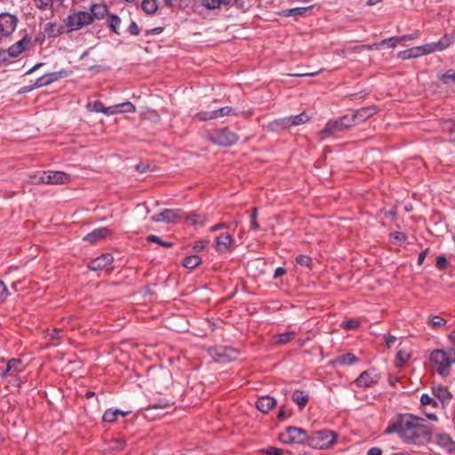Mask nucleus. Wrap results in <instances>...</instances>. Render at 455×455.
I'll list each match as a JSON object with an SVG mask.
<instances>
[{
	"mask_svg": "<svg viewBox=\"0 0 455 455\" xmlns=\"http://www.w3.org/2000/svg\"><path fill=\"white\" fill-rule=\"evenodd\" d=\"M388 432L396 433L403 443L421 446L431 437V429L423 418L413 414L402 416Z\"/></svg>",
	"mask_w": 455,
	"mask_h": 455,
	"instance_id": "1",
	"label": "nucleus"
},
{
	"mask_svg": "<svg viewBox=\"0 0 455 455\" xmlns=\"http://www.w3.org/2000/svg\"><path fill=\"white\" fill-rule=\"evenodd\" d=\"M429 360L437 373L446 377L450 374L451 366L455 363V350L453 348L435 349L430 354Z\"/></svg>",
	"mask_w": 455,
	"mask_h": 455,
	"instance_id": "2",
	"label": "nucleus"
},
{
	"mask_svg": "<svg viewBox=\"0 0 455 455\" xmlns=\"http://www.w3.org/2000/svg\"><path fill=\"white\" fill-rule=\"evenodd\" d=\"M312 118V115L307 111L296 115L275 119L271 123V127L274 130L287 129L294 126H299L307 124Z\"/></svg>",
	"mask_w": 455,
	"mask_h": 455,
	"instance_id": "3",
	"label": "nucleus"
},
{
	"mask_svg": "<svg viewBox=\"0 0 455 455\" xmlns=\"http://www.w3.org/2000/svg\"><path fill=\"white\" fill-rule=\"evenodd\" d=\"M337 439V435L327 429L320 430L309 435L308 445L318 450L327 449Z\"/></svg>",
	"mask_w": 455,
	"mask_h": 455,
	"instance_id": "4",
	"label": "nucleus"
},
{
	"mask_svg": "<svg viewBox=\"0 0 455 455\" xmlns=\"http://www.w3.org/2000/svg\"><path fill=\"white\" fill-rule=\"evenodd\" d=\"M65 22L70 31H77L92 24L91 15L86 11H74L66 18Z\"/></svg>",
	"mask_w": 455,
	"mask_h": 455,
	"instance_id": "5",
	"label": "nucleus"
},
{
	"mask_svg": "<svg viewBox=\"0 0 455 455\" xmlns=\"http://www.w3.org/2000/svg\"><path fill=\"white\" fill-rule=\"evenodd\" d=\"M280 440L286 444L307 443L308 445L309 435L306 430L297 427H288L284 432L280 434Z\"/></svg>",
	"mask_w": 455,
	"mask_h": 455,
	"instance_id": "6",
	"label": "nucleus"
},
{
	"mask_svg": "<svg viewBox=\"0 0 455 455\" xmlns=\"http://www.w3.org/2000/svg\"><path fill=\"white\" fill-rule=\"evenodd\" d=\"M18 19L16 16L8 12L0 14V34L3 36H8L13 33L16 28Z\"/></svg>",
	"mask_w": 455,
	"mask_h": 455,
	"instance_id": "7",
	"label": "nucleus"
},
{
	"mask_svg": "<svg viewBox=\"0 0 455 455\" xmlns=\"http://www.w3.org/2000/svg\"><path fill=\"white\" fill-rule=\"evenodd\" d=\"M379 379V374L377 370L371 368L363 371L355 379V384L359 387H369L377 383Z\"/></svg>",
	"mask_w": 455,
	"mask_h": 455,
	"instance_id": "8",
	"label": "nucleus"
},
{
	"mask_svg": "<svg viewBox=\"0 0 455 455\" xmlns=\"http://www.w3.org/2000/svg\"><path fill=\"white\" fill-rule=\"evenodd\" d=\"M180 209H164L160 213L151 217L153 222L172 223L180 218Z\"/></svg>",
	"mask_w": 455,
	"mask_h": 455,
	"instance_id": "9",
	"label": "nucleus"
},
{
	"mask_svg": "<svg viewBox=\"0 0 455 455\" xmlns=\"http://www.w3.org/2000/svg\"><path fill=\"white\" fill-rule=\"evenodd\" d=\"M24 365L20 359L12 358L10 359L5 368L0 372L2 379H6L8 376L14 377L20 372L23 371Z\"/></svg>",
	"mask_w": 455,
	"mask_h": 455,
	"instance_id": "10",
	"label": "nucleus"
},
{
	"mask_svg": "<svg viewBox=\"0 0 455 455\" xmlns=\"http://www.w3.org/2000/svg\"><path fill=\"white\" fill-rule=\"evenodd\" d=\"M378 112L377 107L370 106L359 108L354 111L351 115V120L355 122V125L367 120Z\"/></svg>",
	"mask_w": 455,
	"mask_h": 455,
	"instance_id": "11",
	"label": "nucleus"
},
{
	"mask_svg": "<svg viewBox=\"0 0 455 455\" xmlns=\"http://www.w3.org/2000/svg\"><path fill=\"white\" fill-rule=\"evenodd\" d=\"M45 184H65L70 180V176L60 171L44 172Z\"/></svg>",
	"mask_w": 455,
	"mask_h": 455,
	"instance_id": "12",
	"label": "nucleus"
},
{
	"mask_svg": "<svg viewBox=\"0 0 455 455\" xmlns=\"http://www.w3.org/2000/svg\"><path fill=\"white\" fill-rule=\"evenodd\" d=\"M114 260V257L110 253H104L100 257L91 260L88 264L89 269L92 271H100L111 265Z\"/></svg>",
	"mask_w": 455,
	"mask_h": 455,
	"instance_id": "13",
	"label": "nucleus"
},
{
	"mask_svg": "<svg viewBox=\"0 0 455 455\" xmlns=\"http://www.w3.org/2000/svg\"><path fill=\"white\" fill-rule=\"evenodd\" d=\"M435 441L444 452L451 453L455 451V443L447 434H437L435 436Z\"/></svg>",
	"mask_w": 455,
	"mask_h": 455,
	"instance_id": "14",
	"label": "nucleus"
},
{
	"mask_svg": "<svg viewBox=\"0 0 455 455\" xmlns=\"http://www.w3.org/2000/svg\"><path fill=\"white\" fill-rule=\"evenodd\" d=\"M128 112H135V106L130 101L106 107L104 109V114L108 116Z\"/></svg>",
	"mask_w": 455,
	"mask_h": 455,
	"instance_id": "15",
	"label": "nucleus"
},
{
	"mask_svg": "<svg viewBox=\"0 0 455 455\" xmlns=\"http://www.w3.org/2000/svg\"><path fill=\"white\" fill-rule=\"evenodd\" d=\"M111 230L107 227H102L99 228L93 229L92 232L88 233L84 240L90 243H94L100 239H103L111 235Z\"/></svg>",
	"mask_w": 455,
	"mask_h": 455,
	"instance_id": "16",
	"label": "nucleus"
},
{
	"mask_svg": "<svg viewBox=\"0 0 455 455\" xmlns=\"http://www.w3.org/2000/svg\"><path fill=\"white\" fill-rule=\"evenodd\" d=\"M108 12V8L104 3L93 4L90 6L89 9V14L91 15L92 23L94 20H103Z\"/></svg>",
	"mask_w": 455,
	"mask_h": 455,
	"instance_id": "17",
	"label": "nucleus"
},
{
	"mask_svg": "<svg viewBox=\"0 0 455 455\" xmlns=\"http://www.w3.org/2000/svg\"><path fill=\"white\" fill-rule=\"evenodd\" d=\"M27 44L28 42L22 39L10 46L7 51L0 50V60H5L6 52L10 57H18L25 50Z\"/></svg>",
	"mask_w": 455,
	"mask_h": 455,
	"instance_id": "18",
	"label": "nucleus"
},
{
	"mask_svg": "<svg viewBox=\"0 0 455 455\" xmlns=\"http://www.w3.org/2000/svg\"><path fill=\"white\" fill-rule=\"evenodd\" d=\"M233 238L229 234H220L216 237L217 251L226 253L230 251Z\"/></svg>",
	"mask_w": 455,
	"mask_h": 455,
	"instance_id": "19",
	"label": "nucleus"
},
{
	"mask_svg": "<svg viewBox=\"0 0 455 455\" xmlns=\"http://www.w3.org/2000/svg\"><path fill=\"white\" fill-rule=\"evenodd\" d=\"M276 404V400L270 395H263L258 398L256 406L257 409L263 412H269Z\"/></svg>",
	"mask_w": 455,
	"mask_h": 455,
	"instance_id": "20",
	"label": "nucleus"
},
{
	"mask_svg": "<svg viewBox=\"0 0 455 455\" xmlns=\"http://www.w3.org/2000/svg\"><path fill=\"white\" fill-rule=\"evenodd\" d=\"M432 391L434 395L442 403L443 405L448 403L451 399V393L444 387H434Z\"/></svg>",
	"mask_w": 455,
	"mask_h": 455,
	"instance_id": "21",
	"label": "nucleus"
},
{
	"mask_svg": "<svg viewBox=\"0 0 455 455\" xmlns=\"http://www.w3.org/2000/svg\"><path fill=\"white\" fill-rule=\"evenodd\" d=\"M337 133H339V131L337 130L336 124L330 120L319 132V139L325 140L335 136Z\"/></svg>",
	"mask_w": 455,
	"mask_h": 455,
	"instance_id": "22",
	"label": "nucleus"
},
{
	"mask_svg": "<svg viewBox=\"0 0 455 455\" xmlns=\"http://www.w3.org/2000/svg\"><path fill=\"white\" fill-rule=\"evenodd\" d=\"M336 124L339 132H343L355 125V122L351 120L350 114L345 115L338 119L332 120Z\"/></svg>",
	"mask_w": 455,
	"mask_h": 455,
	"instance_id": "23",
	"label": "nucleus"
},
{
	"mask_svg": "<svg viewBox=\"0 0 455 455\" xmlns=\"http://www.w3.org/2000/svg\"><path fill=\"white\" fill-rule=\"evenodd\" d=\"M336 124L339 132H343L355 125V122L351 120L350 114L345 115L338 119L332 120Z\"/></svg>",
	"mask_w": 455,
	"mask_h": 455,
	"instance_id": "24",
	"label": "nucleus"
},
{
	"mask_svg": "<svg viewBox=\"0 0 455 455\" xmlns=\"http://www.w3.org/2000/svg\"><path fill=\"white\" fill-rule=\"evenodd\" d=\"M240 138L237 134L235 132L229 131L228 129L225 128L222 129L218 135L217 140L219 142H235Z\"/></svg>",
	"mask_w": 455,
	"mask_h": 455,
	"instance_id": "25",
	"label": "nucleus"
},
{
	"mask_svg": "<svg viewBox=\"0 0 455 455\" xmlns=\"http://www.w3.org/2000/svg\"><path fill=\"white\" fill-rule=\"evenodd\" d=\"M358 362V358L352 353H347L338 356L335 360V363L339 365H353Z\"/></svg>",
	"mask_w": 455,
	"mask_h": 455,
	"instance_id": "26",
	"label": "nucleus"
},
{
	"mask_svg": "<svg viewBox=\"0 0 455 455\" xmlns=\"http://www.w3.org/2000/svg\"><path fill=\"white\" fill-rule=\"evenodd\" d=\"M418 36H419V34H417V33L411 34V35H404V36H393V37L382 40L380 43H379L377 44V47H383L386 43L391 42V41H395V42H401L402 43V42H404V41L414 40V39L418 38Z\"/></svg>",
	"mask_w": 455,
	"mask_h": 455,
	"instance_id": "27",
	"label": "nucleus"
},
{
	"mask_svg": "<svg viewBox=\"0 0 455 455\" xmlns=\"http://www.w3.org/2000/svg\"><path fill=\"white\" fill-rule=\"evenodd\" d=\"M291 399L300 408H304L308 401V395L300 390H295L292 393Z\"/></svg>",
	"mask_w": 455,
	"mask_h": 455,
	"instance_id": "28",
	"label": "nucleus"
},
{
	"mask_svg": "<svg viewBox=\"0 0 455 455\" xmlns=\"http://www.w3.org/2000/svg\"><path fill=\"white\" fill-rule=\"evenodd\" d=\"M141 8L147 14L152 15L158 9L157 0H143Z\"/></svg>",
	"mask_w": 455,
	"mask_h": 455,
	"instance_id": "29",
	"label": "nucleus"
},
{
	"mask_svg": "<svg viewBox=\"0 0 455 455\" xmlns=\"http://www.w3.org/2000/svg\"><path fill=\"white\" fill-rule=\"evenodd\" d=\"M411 358V354L406 350L401 349L396 353L395 364L396 367L403 366Z\"/></svg>",
	"mask_w": 455,
	"mask_h": 455,
	"instance_id": "30",
	"label": "nucleus"
},
{
	"mask_svg": "<svg viewBox=\"0 0 455 455\" xmlns=\"http://www.w3.org/2000/svg\"><path fill=\"white\" fill-rule=\"evenodd\" d=\"M70 73L71 72L69 70L61 69L60 71L48 73L46 74V76L48 78L49 84H51L60 78L68 77L70 75Z\"/></svg>",
	"mask_w": 455,
	"mask_h": 455,
	"instance_id": "31",
	"label": "nucleus"
},
{
	"mask_svg": "<svg viewBox=\"0 0 455 455\" xmlns=\"http://www.w3.org/2000/svg\"><path fill=\"white\" fill-rule=\"evenodd\" d=\"M201 258L197 255H190V256H187L184 259H183V267H187V268H195L196 267H197L200 263H201Z\"/></svg>",
	"mask_w": 455,
	"mask_h": 455,
	"instance_id": "32",
	"label": "nucleus"
},
{
	"mask_svg": "<svg viewBox=\"0 0 455 455\" xmlns=\"http://www.w3.org/2000/svg\"><path fill=\"white\" fill-rule=\"evenodd\" d=\"M108 27L111 28V30L116 34V35H120V32H119V27L121 25V19L119 16L116 15V14H110L108 16Z\"/></svg>",
	"mask_w": 455,
	"mask_h": 455,
	"instance_id": "33",
	"label": "nucleus"
},
{
	"mask_svg": "<svg viewBox=\"0 0 455 455\" xmlns=\"http://www.w3.org/2000/svg\"><path fill=\"white\" fill-rule=\"evenodd\" d=\"M295 260L301 267L311 268L313 266V259L307 255L299 254L296 257Z\"/></svg>",
	"mask_w": 455,
	"mask_h": 455,
	"instance_id": "34",
	"label": "nucleus"
},
{
	"mask_svg": "<svg viewBox=\"0 0 455 455\" xmlns=\"http://www.w3.org/2000/svg\"><path fill=\"white\" fill-rule=\"evenodd\" d=\"M411 50V56H412V59L421 57L423 55H427L428 52H427V46L426 44L412 47Z\"/></svg>",
	"mask_w": 455,
	"mask_h": 455,
	"instance_id": "35",
	"label": "nucleus"
},
{
	"mask_svg": "<svg viewBox=\"0 0 455 455\" xmlns=\"http://www.w3.org/2000/svg\"><path fill=\"white\" fill-rule=\"evenodd\" d=\"M86 108L90 112H101L104 114V109L106 108V107H104V105L100 101L95 100L92 102H89L86 105Z\"/></svg>",
	"mask_w": 455,
	"mask_h": 455,
	"instance_id": "36",
	"label": "nucleus"
},
{
	"mask_svg": "<svg viewBox=\"0 0 455 455\" xmlns=\"http://www.w3.org/2000/svg\"><path fill=\"white\" fill-rule=\"evenodd\" d=\"M147 241L150 243H156L157 244H160L164 247H172L173 243L172 242L168 241H163L159 236L156 235H149L147 236Z\"/></svg>",
	"mask_w": 455,
	"mask_h": 455,
	"instance_id": "37",
	"label": "nucleus"
},
{
	"mask_svg": "<svg viewBox=\"0 0 455 455\" xmlns=\"http://www.w3.org/2000/svg\"><path fill=\"white\" fill-rule=\"evenodd\" d=\"M294 337V332L289 331V332H283L280 333L275 338V343L277 344H285L291 340Z\"/></svg>",
	"mask_w": 455,
	"mask_h": 455,
	"instance_id": "38",
	"label": "nucleus"
},
{
	"mask_svg": "<svg viewBox=\"0 0 455 455\" xmlns=\"http://www.w3.org/2000/svg\"><path fill=\"white\" fill-rule=\"evenodd\" d=\"M44 172H36L34 173H31L29 177V182L33 184H45L44 180Z\"/></svg>",
	"mask_w": 455,
	"mask_h": 455,
	"instance_id": "39",
	"label": "nucleus"
},
{
	"mask_svg": "<svg viewBox=\"0 0 455 455\" xmlns=\"http://www.w3.org/2000/svg\"><path fill=\"white\" fill-rule=\"evenodd\" d=\"M216 113V119L219 117H223L230 115H236V112L231 107H223L219 109L214 110Z\"/></svg>",
	"mask_w": 455,
	"mask_h": 455,
	"instance_id": "40",
	"label": "nucleus"
},
{
	"mask_svg": "<svg viewBox=\"0 0 455 455\" xmlns=\"http://www.w3.org/2000/svg\"><path fill=\"white\" fill-rule=\"evenodd\" d=\"M441 46L445 50L455 42L454 34H445L440 40Z\"/></svg>",
	"mask_w": 455,
	"mask_h": 455,
	"instance_id": "41",
	"label": "nucleus"
},
{
	"mask_svg": "<svg viewBox=\"0 0 455 455\" xmlns=\"http://www.w3.org/2000/svg\"><path fill=\"white\" fill-rule=\"evenodd\" d=\"M196 118H197L200 121L216 119V113H214V110L201 111L196 115Z\"/></svg>",
	"mask_w": 455,
	"mask_h": 455,
	"instance_id": "42",
	"label": "nucleus"
},
{
	"mask_svg": "<svg viewBox=\"0 0 455 455\" xmlns=\"http://www.w3.org/2000/svg\"><path fill=\"white\" fill-rule=\"evenodd\" d=\"M116 411H114L113 409L107 410L102 416V420L108 423H113L116 420Z\"/></svg>",
	"mask_w": 455,
	"mask_h": 455,
	"instance_id": "43",
	"label": "nucleus"
},
{
	"mask_svg": "<svg viewBox=\"0 0 455 455\" xmlns=\"http://www.w3.org/2000/svg\"><path fill=\"white\" fill-rule=\"evenodd\" d=\"M428 322L434 328L443 327L446 324V320L438 315L430 317Z\"/></svg>",
	"mask_w": 455,
	"mask_h": 455,
	"instance_id": "44",
	"label": "nucleus"
},
{
	"mask_svg": "<svg viewBox=\"0 0 455 455\" xmlns=\"http://www.w3.org/2000/svg\"><path fill=\"white\" fill-rule=\"evenodd\" d=\"M420 403L422 405L437 406V401L431 397L428 394H422L420 396Z\"/></svg>",
	"mask_w": 455,
	"mask_h": 455,
	"instance_id": "45",
	"label": "nucleus"
},
{
	"mask_svg": "<svg viewBox=\"0 0 455 455\" xmlns=\"http://www.w3.org/2000/svg\"><path fill=\"white\" fill-rule=\"evenodd\" d=\"M426 46H427V52H428V54L435 52L444 51L443 46H441V43L439 41L426 44Z\"/></svg>",
	"mask_w": 455,
	"mask_h": 455,
	"instance_id": "46",
	"label": "nucleus"
},
{
	"mask_svg": "<svg viewBox=\"0 0 455 455\" xmlns=\"http://www.w3.org/2000/svg\"><path fill=\"white\" fill-rule=\"evenodd\" d=\"M202 5L208 10H216L220 8V0H202Z\"/></svg>",
	"mask_w": 455,
	"mask_h": 455,
	"instance_id": "47",
	"label": "nucleus"
},
{
	"mask_svg": "<svg viewBox=\"0 0 455 455\" xmlns=\"http://www.w3.org/2000/svg\"><path fill=\"white\" fill-rule=\"evenodd\" d=\"M170 404L171 403L168 400L160 399L159 401L151 403L148 407L150 409H164L170 406Z\"/></svg>",
	"mask_w": 455,
	"mask_h": 455,
	"instance_id": "48",
	"label": "nucleus"
},
{
	"mask_svg": "<svg viewBox=\"0 0 455 455\" xmlns=\"http://www.w3.org/2000/svg\"><path fill=\"white\" fill-rule=\"evenodd\" d=\"M447 266H448V261L444 255H439L436 257V267L439 270L446 269Z\"/></svg>",
	"mask_w": 455,
	"mask_h": 455,
	"instance_id": "49",
	"label": "nucleus"
},
{
	"mask_svg": "<svg viewBox=\"0 0 455 455\" xmlns=\"http://www.w3.org/2000/svg\"><path fill=\"white\" fill-rule=\"evenodd\" d=\"M187 222L189 225L203 224L204 220H201V216L197 213H192L187 217Z\"/></svg>",
	"mask_w": 455,
	"mask_h": 455,
	"instance_id": "50",
	"label": "nucleus"
},
{
	"mask_svg": "<svg viewBox=\"0 0 455 455\" xmlns=\"http://www.w3.org/2000/svg\"><path fill=\"white\" fill-rule=\"evenodd\" d=\"M258 210L254 208L251 214V228L253 230H258L259 228V223L257 222Z\"/></svg>",
	"mask_w": 455,
	"mask_h": 455,
	"instance_id": "51",
	"label": "nucleus"
},
{
	"mask_svg": "<svg viewBox=\"0 0 455 455\" xmlns=\"http://www.w3.org/2000/svg\"><path fill=\"white\" fill-rule=\"evenodd\" d=\"M34 2L37 8L44 10L52 4L53 0H34Z\"/></svg>",
	"mask_w": 455,
	"mask_h": 455,
	"instance_id": "52",
	"label": "nucleus"
},
{
	"mask_svg": "<svg viewBox=\"0 0 455 455\" xmlns=\"http://www.w3.org/2000/svg\"><path fill=\"white\" fill-rule=\"evenodd\" d=\"M391 237L396 241L399 244H402L406 241V235L403 232H395L391 234Z\"/></svg>",
	"mask_w": 455,
	"mask_h": 455,
	"instance_id": "53",
	"label": "nucleus"
},
{
	"mask_svg": "<svg viewBox=\"0 0 455 455\" xmlns=\"http://www.w3.org/2000/svg\"><path fill=\"white\" fill-rule=\"evenodd\" d=\"M62 333L63 331L61 329H53L52 331L47 333V336L50 338V339L55 340L60 339V337L62 336Z\"/></svg>",
	"mask_w": 455,
	"mask_h": 455,
	"instance_id": "54",
	"label": "nucleus"
},
{
	"mask_svg": "<svg viewBox=\"0 0 455 455\" xmlns=\"http://www.w3.org/2000/svg\"><path fill=\"white\" fill-rule=\"evenodd\" d=\"M49 81H48V78L46 76V74L40 76L35 83L34 84V87L36 88H39V87H43V86H46V85H49Z\"/></svg>",
	"mask_w": 455,
	"mask_h": 455,
	"instance_id": "55",
	"label": "nucleus"
},
{
	"mask_svg": "<svg viewBox=\"0 0 455 455\" xmlns=\"http://www.w3.org/2000/svg\"><path fill=\"white\" fill-rule=\"evenodd\" d=\"M307 10H308V7H296V8L289 9L288 12H289V15H303Z\"/></svg>",
	"mask_w": 455,
	"mask_h": 455,
	"instance_id": "56",
	"label": "nucleus"
},
{
	"mask_svg": "<svg viewBox=\"0 0 455 455\" xmlns=\"http://www.w3.org/2000/svg\"><path fill=\"white\" fill-rule=\"evenodd\" d=\"M373 46L372 45H366V44H361V45H356L353 48H349L347 50V52H361L362 51L365 50V49H372Z\"/></svg>",
	"mask_w": 455,
	"mask_h": 455,
	"instance_id": "57",
	"label": "nucleus"
},
{
	"mask_svg": "<svg viewBox=\"0 0 455 455\" xmlns=\"http://www.w3.org/2000/svg\"><path fill=\"white\" fill-rule=\"evenodd\" d=\"M8 295V290L4 282L0 281V303H2Z\"/></svg>",
	"mask_w": 455,
	"mask_h": 455,
	"instance_id": "58",
	"label": "nucleus"
},
{
	"mask_svg": "<svg viewBox=\"0 0 455 455\" xmlns=\"http://www.w3.org/2000/svg\"><path fill=\"white\" fill-rule=\"evenodd\" d=\"M264 451L268 455H283V450L276 447H267Z\"/></svg>",
	"mask_w": 455,
	"mask_h": 455,
	"instance_id": "59",
	"label": "nucleus"
},
{
	"mask_svg": "<svg viewBox=\"0 0 455 455\" xmlns=\"http://www.w3.org/2000/svg\"><path fill=\"white\" fill-rule=\"evenodd\" d=\"M128 31L131 35L138 36L140 34V28L135 21H132L128 28Z\"/></svg>",
	"mask_w": 455,
	"mask_h": 455,
	"instance_id": "60",
	"label": "nucleus"
},
{
	"mask_svg": "<svg viewBox=\"0 0 455 455\" xmlns=\"http://www.w3.org/2000/svg\"><path fill=\"white\" fill-rule=\"evenodd\" d=\"M386 346L390 348L396 341V337L394 335H384Z\"/></svg>",
	"mask_w": 455,
	"mask_h": 455,
	"instance_id": "61",
	"label": "nucleus"
},
{
	"mask_svg": "<svg viewBox=\"0 0 455 455\" xmlns=\"http://www.w3.org/2000/svg\"><path fill=\"white\" fill-rule=\"evenodd\" d=\"M359 325V323L356 320H348L343 323L344 328L347 329H355Z\"/></svg>",
	"mask_w": 455,
	"mask_h": 455,
	"instance_id": "62",
	"label": "nucleus"
},
{
	"mask_svg": "<svg viewBox=\"0 0 455 455\" xmlns=\"http://www.w3.org/2000/svg\"><path fill=\"white\" fill-rule=\"evenodd\" d=\"M286 273V270L283 267H277L275 269V272H274V278L275 279H277L281 276H283L284 274Z\"/></svg>",
	"mask_w": 455,
	"mask_h": 455,
	"instance_id": "63",
	"label": "nucleus"
},
{
	"mask_svg": "<svg viewBox=\"0 0 455 455\" xmlns=\"http://www.w3.org/2000/svg\"><path fill=\"white\" fill-rule=\"evenodd\" d=\"M367 455H382V450L379 447H372L368 450Z\"/></svg>",
	"mask_w": 455,
	"mask_h": 455,
	"instance_id": "64",
	"label": "nucleus"
}]
</instances>
